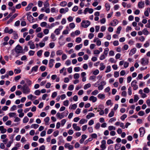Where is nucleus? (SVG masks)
<instances>
[{
	"mask_svg": "<svg viewBox=\"0 0 150 150\" xmlns=\"http://www.w3.org/2000/svg\"><path fill=\"white\" fill-rule=\"evenodd\" d=\"M22 92L25 94H28L30 92V89L26 84L24 85L22 87Z\"/></svg>",
	"mask_w": 150,
	"mask_h": 150,
	"instance_id": "1",
	"label": "nucleus"
},
{
	"mask_svg": "<svg viewBox=\"0 0 150 150\" xmlns=\"http://www.w3.org/2000/svg\"><path fill=\"white\" fill-rule=\"evenodd\" d=\"M22 47L19 45H18L15 48V50L17 54H19L22 52Z\"/></svg>",
	"mask_w": 150,
	"mask_h": 150,
	"instance_id": "2",
	"label": "nucleus"
},
{
	"mask_svg": "<svg viewBox=\"0 0 150 150\" xmlns=\"http://www.w3.org/2000/svg\"><path fill=\"white\" fill-rule=\"evenodd\" d=\"M90 22L88 21H82L81 24L83 27L86 28L90 25Z\"/></svg>",
	"mask_w": 150,
	"mask_h": 150,
	"instance_id": "3",
	"label": "nucleus"
},
{
	"mask_svg": "<svg viewBox=\"0 0 150 150\" xmlns=\"http://www.w3.org/2000/svg\"><path fill=\"white\" fill-rule=\"evenodd\" d=\"M139 131L140 132V136L141 137H143L145 133V129L144 127H141L139 129Z\"/></svg>",
	"mask_w": 150,
	"mask_h": 150,
	"instance_id": "4",
	"label": "nucleus"
},
{
	"mask_svg": "<svg viewBox=\"0 0 150 150\" xmlns=\"http://www.w3.org/2000/svg\"><path fill=\"white\" fill-rule=\"evenodd\" d=\"M141 63L142 65H147L148 64L149 61L148 59H145L144 58H142L141 59Z\"/></svg>",
	"mask_w": 150,
	"mask_h": 150,
	"instance_id": "5",
	"label": "nucleus"
},
{
	"mask_svg": "<svg viewBox=\"0 0 150 150\" xmlns=\"http://www.w3.org/2000/svg\"><path fill=\"white\" fill-rule=\"evenodd\" d=\"M27 19L30 22L32 23L34 22V19L33 17L32 16V15L29 14H27Z\"/></svg>",
	"mask_w": 150,
	"mask_h": 150,
	"instance_id": "6",
	"label": "nucleus"
},
{
	"mask_svg": "<svg viewBox=\"0 0 150 150\" xmlns=\"http://www.w3.org/2000/svg\"><path fill=\"white\" fill-rule=\"evenodd\" d=\"M28 45L30 46V48L32 49H33L35 48V46L32 40L29 41L28 43Z\"/></svg>",
	"mask_w": 150,
	"mask_h": 150,
	"instance_id": "7",
	"label": "nucleus"
},
{
	"mask_svg": "<svg viewBox=\"0 0 150 150\" xmlns=\"http://www.w3.org/2000/svg\"><path fill=\"white\" fill-rule=\"evenodd\" d=\"M93 9L92 8H86L84 11V13L86 14L88 12L89 13H92L93 12Z\"/></svg>",
	"mask_w": 150,
	"mask_h": 150,
	"instance_id": "8",
	"label": "nucleus"
},
{
	"mask_svg": "<svg viewBox=\"0 0 150 150\" xmlns=\"http://www.w3.org/2000/svg\"><path fill=\"white\" fill-rule=\"evenodd\" d=\"M64 146L65 148H68L69 150H71L74 148V147L72 145L68 143H65Z\"/></svg>",
	"mask_w": 150,
	"mask_h": 150,
	"instance_id": "9",
	"label": "nucleus"
},
{
	"mask_svg": "<svg viewBox=\"0 0 150 150\" xmlns=\"http://www.w3.org/2000/svg\"><path fill=\"white\" fill-rule=\"evenodd\" d=\"M101 143V144L100 145V147L103 149V150L105 149L106 148L105 146L106 144V141L105 140H103L102 141Z\"/></svg>",
	"mask_w": 150,
	"mask_h": 150,
	"instance_id": "10",
	"label": "nucleus"
},
{
	"mask_svg": "<svg viewBox=\"0 0 150 150\" xmlns=\"http://www.w3.org/2000/svg\"><path fill=\"white\" fill-rule=\"evenodd\" d=\"M144 1H141L139 2L138 4V6L139 8H141L144 7Z\"/></svg>",
	"mask_w": 150,
	"mask_h": 150,
	"instance_id": "11",
	"label": "nucleus"
},
{
	"mask_svg": "<svg viewBox=\"0 0 150 150\" xmlns=\"http://www.w3.org/2000/svg\"><path fill=\"white\" fill-rule=\"evenodd\" d=\"M72 127L76 131H80L81 130V128L77 126V125L76 124L74 123L72 125Z\"/></svg>",
	"mask_w": 150,
	"mask_h": 150,
	"instance_id": "12",
	"label": "nucleus"
},
{
	"mask_svg": "<svg viewBox=\"0 0 150 150\" xmlns=\"http://www.w3.org/2000/svg\"><path fill=\"white\" fill-rule=\"evenodd\" d=\"M89 100L90 101H92L94 103L97 101V98L96 97H94L93 96H92L89 98Z\"/></svg>",
	"mask_w": 150,
	"mask_h": 150,
	"instance_id": "13",
	"label": "nucleus"
},
{
	"mask_svg": "<svg viewBox=\"0 0 150 150\" xmlns=\"http://www.w3.org/2000/svg\"><path fill=\"white\" fill-rule=\"evenodd\" d=\"M118 21L116 19H114L110 23V25L112 26H115L118 24Z\"/></svg>",
	"mask_w": 150,
	"mask_h": 150,
	"instance_id": "14",
	"label": "nucleus"
},
{
	"mask_svg": "<svg viewBox=\"0 0 150 150\" xmlns=\"http://www.w3.org/2000/svg\"><path fill=\"white\" fill-rule=\"evenodd\" d=\"M87 136L85 134L82 135L81 136V138L80 140V142L81 144L83 143L84 140L86 138Z\"/></svg>",
	"mask_w": 150,
	"mask_h": 150,
	"instance_id": "15",
	"label": "nucleus"
},
{
	"mask_svg": "<svg viewBox=\"0 0 150 150\" xmlns=\"http://www.w3.org/2000/svg\"><path fill=\"white\" fill-rule=\"evenodd\" d=\"M54 60L53 59H50L49 60V66L50 68H52L53 66V63L54 62Z\"/></svg>",
	"mask_w": 150,
	"mask_h": 150,
	"instance_id": "16",
	"label": "nucleus"
},
{
	"mask_svg": "<svg viewBox=\"0 0 150 150\" xmlns=\"http://www.w3.org/2000/svg\"><path fill=\"white\" fill-rule=\"evenodd\" d=\"M33 5V3H30L25 8V10L26 11H28L30 10L32 8V7Z\"/></svg>",
	"mask_w": 150,
	"mask_h": 150,
	"instance_id": "17",
	"label": "nucleus"
},
{
	"mask_svg": "<svg viewBox=\"0 0 150 150\" xmlns=\"http://www.w3.org/2000/svg\"><path fill=\"white\" fill-rule=\"evenodd\" d=\"M137 49L135 48H134L131 50L130 52L129 53V55H132L134 54H135L136 52Z\"/></svg>",
	"mask_w": 150,
	"mask_h": 150,
	"instance_id": "18",
	"label": "nucleus"
},
{
	"mask_svg": "<svg viewBox=\"0 0 150 150\" xmlns=\"http://www.w3.org/2000/svg\"><path fill=\"white\" fill-rule=\"evenodd\" d=\"M28 98L31 100H33L37 98V97L33 96L32 94H30L27 96Z\"/></svg>",
	"mask_w": 150,
	"mask_h": 150,
	"instance_id": "19",
	"label": "nucleus"
},
{
	"mask_svg": "<svg viewBox=\"0 0 150 150\" xmlns=\"http://www.w3.org/2000/svg\"><path fill=\"white\" fill-rule=\"evenodd\" d=\"M56 116L60 119H61L64 117L63 115H62V113L60 114L59 112H57L56 115Z\"/></svg>",
	"mask_w": 150,
	"mask_h": 150,
	"instance_id": "20",
	"label": "nucleus"
},
{
	"mask_svg": "<svg viewBox=\"0 0 150 150\" xmlns=\"http://www.w3.org/2000/svg\"><path fill=\"white\" fill-rule=\"evenodd\" d=\"M13 39H17L18 38V33L14 31L13 33Z\"/></svg>",
	"mask_w": 150,
	"mask_h": 150,
	"instance_id": "21",
	"label": "nucleus"
},
{
	"mask_svg": "<svg viewBox=\"0 0 150 150\" xmlns=\"http://www.w3.org/2000/svg\"><path fill=\"white\" fill-rule=\"evenodd\" d=\"M95 116V114L92 113H89L86 116L87 119H89L92 117H93Z\"/></svg>",
	"mask_w": 150,
	"mask_h": 150,
	"instance_id": "22",
	"label": "nucleus"
},
{
	"mask_svg": "<svg viewBox=\"0 0 150 150\" xmlns=\"http://www.w3.org/2000/svg\"><path fill=\"white\" fill-rule=\"evenodd\" d=\"M98 97L99 99H103L105 98V95L104 94L101 93L99 94L98 95Z\"/></svg>",
	"mask_w": 150,
	"mask_h": 150,
	"instance_id": "23",
	"label": "nucleus"
},
{
	"mask_svg": "<svg viewBox=\"0 0 150 150\" xmlns=\"http://www.w3.org/2000/svg\"><path fill=\"white\" fill-rule=\"evenodd\" d=\"M100 68L99 69L100 71H102L105 68V66L104 64L103 63H101L100 64Z\"/></svg>",
	"mask_w": 150,
	"mask_h": 150,
	"instance_id": "24",
	"label": "nucleus"
},
{
	"mask_svg": "<svg viewBox=\"0 0 150 150\" xmlns=\"http://www.w3.org/2000/svg\"><path fill=\"white\" fill-rule=\"evenodd\" d=\"M149 9V12H150V8H147V10L145 11L144 12V14L145 16L146 17H148L149 15V14L148 11V10Z\"/></svg>",
	"mask_w": 150,
	"mask_h": 150,
	"instance_id": "25",
	"label": "nucleus"
},
{
	"mask_svg": "<svg viewBox=\"0 0 150 150\" xmlns=\"http://www.w3.org/2000/svg\"><path fill=\"white\" fill-rule=\"evenodd\" d=\"M142 32L145 35H147L149 33V32L147 30L146 28L144 29L143 30Z\"/></svg>",
	"mask_w": 150,
	"mask_h": 150,
	"instance_id": "26",
	"label": "nucleus"
},
{
	"mask_svg": "<svg viewBox=\"0 0 150 150\" xmlns=\"http://www.w3.org/2000/svg\"><path fill=\"white\" fill-rule=\"evenodd\" d=\"M82 44H80L79 45H76L75 47V49L76 50H79L82 47Z\"/></svg>",
	"mask_w": 150,
	"mask_h": 150,
	"instance_id": "27",
	"label": "nucleus"
},
{
	"mask_svg": "<svg viewBox=\"0 0 150 150\" xmlns=\"http://www.w3.org/2000/svg\"><path fill=\"white\" fill-rule=\"evenodd\" d=\"M61 29H60L59 28H57L55 30L54 32L57 35H58L60 34V32L61 30Z\"/></svg>",
	"mask_w": 150,
	"mask_h": 150,
	"instance_id": "28",
	"label": "nucleus"
},
{
	"mask_svg": "<svg viewBox=\"0 0 150 150\" xmlns=\"http://www.w3.org/2000/svg\"><path fill=\"white\" fill-rule=\"evenodd\" d=\"M49 4L48 0L46 1L44 4V8H45L49 6Z\"/></svg>",
	"mask_w": 150,
	"mask_h": 150,
	"instance_id": "29",
	"label": "nucleus"
},
{
	"mask_svg": "<svg viewBox=\"0 0 150 150\" xmlns=\"http://www.w3.org/2000/svg\"><path fill=\"white\" fill-rule=\"evenodd\" d=\"M105 7L106 10L107 11H108L110 10V6L109 4L106 3L105 4Z\"/></svg>",
	"mask_w": 150,
	"mask_h": 150,
	"instance_id": "30",
	"label": "nucleus"
},
{
	"mask_svg": "<svg viewBox=\"0 0 150 150\" xmlns=\"http://www.w3.org/2000/svg\"><path fill=\"white\" fill-rule=\"evenodd\" d=\"M121 144H115V150H118L120 148Z\"/></svg>",
	"mask_w": 150,
	"mask_h": 150,
	"instance_id": "31",
	"label": "nucleus"
},
{
	"mask_svg": "<svg viewBox=\"0 0 150 150\" xmlns=\"http://www.w3.org/2000/svg\"><path fill=\"white\" fill-rule=\"evenodd\" d=\"M39 126V125L37 124H33L31 125V128H34V129H36Z\"/></svg>",
	"mask_w": 150,
	"mask_h": 150,
	"instance_id": "32",
	"label": "nucleus"
},
{
	"mask_svg": "<svg viewBox=\"0 0 150 150\" xmlns=\"http://www.w3.org/2000/svg\"><path fill=\"white\" fill-rule=\"evenodd\" d=\"M87 122V120L84 119H81L79 121V123L80 124H83L85 122Z\"/></svg>",
	"mask_w": 150,
	"mask_h": 150,
	"instance_id": "33",
	"label": "nucleus"
},
{
	"mask_svg": "<svg viewBox=\"0 0 150 150\" xmlns=\"http://www.w3.org/2000/svg\"><path fill=\"white\" fill-rule=\"evenodd\" d=\"M91 86V84L90 83H88L87 84L85 85L84 86V89H87L88 88H90Z\"/></svg>",
	"mask_w": 150,
	"mask_h": 150,
	"instance_id": "34",
	"label": "nucleus"
},
{
	"mask_svg": "<svg viewBox=\"0 0 150 150\" xmlns=\"http://www.w3.org/2000/svg\"><path fill=\"white\" fill-rule=\"evenodd\" d=\"M50 118L49 117H47L44 120L45 122V125H48V123L50 120Z\"/></svg>",
	"mask_w": 150,
	"mask_h": 150,
	"instance_id": "35",
	"label": "nucleus"
},
{
	"mask_svg": "<svg viewBox=\"0 0 150 150\" xmlns=\"http://www.w3.org/2000/svg\"><path fill=\"white\" fill-rule=\"evenodd\" d=\"M29 120L28 118L27 117H25L23 119V123H26Z\"/></svg>",
	"mask_w": 150,
	"mask_h": 150,
	"instance_id": "36",
	"label": "nucleus"
},
{
	"mask_svg": "<svg viewBox=\"0 0 150 150\" xmlns=\"http://www.w3.org/2000/svg\"><path fill=\"white\" fill-rule=\"evenodd\" d=\"M63 51L62 50H58L56 52V54L57 55H61L63 54Z\"/></svg>",
	"mask_w": 150,
	"mask_h": 150,
	"instance_id": "37",
	"label": "nucleus"
},
{
	"mask_svg": "<svg viewBox=\"0 0 150 150\" xmlns=\"http://www.w3.org/2000/svg\"><path fill=\"white\" fill-rule=\"evenodd\" d=\"M77 105L76 104H74L73 105H72V106L71 107H69V109H71V110H72V109H73V110H75L77 108Z\"/></svg>",
	"mask_w": 150,
	"mask_h": 150,
	"instance_id": "38",
	"label": "nucleus"
},
{
	"mask_svg": "<svg viewBox=\"0 0 150 150\" xmlns=\"http://www.w3.org/2000/svg\"><path fill=\"white\" fill-rule=\"evenodd\" d=\"M67 4V3L65 1H62L60 3V6L62 7H64L66 6Z\"/></svg>",
	"mask_w": 150,
	"mask_h": 150,
	"instance_id": "39",
	"label": "nucleus"
},
{
	"mask_svg": "<svg viewBox=\"0 0 150 150\" xmlns=\"http://www.w3.org/2000/svg\"><path fill=\"white\" fill-rule=\"evenodd\" d=\"M38 66L37 65H36L34 67H33L31 70V71H36L38 69Z\"/></svg>",
	"mask_w": 150,
	"mask_h": 150,
	"instance_id": "40",
	"label": "nucleus"
},
{
	"mask_svg": "<svg viewBox=\"0 0 150 150\" xmlns=\"http://www.w3.org/2000/svg\"><path fill=\"white\" fill-rule=\"evenodd\" d=\"M69 26L71 29H73L75 27V25L74 23H71L69 24Z\"/></svg>",
	"mask_w": 150,
	"mask_h": 150,
	"instance_id": "41",
	"label": "nucleus"
},
{
	"mask_svg": "<svg viewBox=\"0 0 150 150\" xmlns=\"http://www.w3.org/2000/svg\"><path fill=\"white\" fill-rule=\"evenodd\" d=\"M139 99V97L137 95H135L134 96V101L135 102H136Z\"/></svg>",
	"mask_w": 150,
	"mask_h": 150,
	"instance_id": "42",
	"label": "nucleus"
},
{
	"mask_svg": "<svg viewBox=\"0 0 150 150\" xmlns=\"http://www.w3.org/2000/svg\"><path fill=\"white\" fill-rule=\"evenodd\" d=\"M47 25V23L45 22H43L40 23V25L42 27H44L46 26Z\"/></svg>",
	"mask_w": 150,
	"mask_h": 150,
	"instance_id": "43",
	"label": "nucleus"
},
{
	"mask_svg": "<svg viewBox=\"0 0 150 150\" xmlns=\"http://www.w3.org/2000/svg\"><path fill=\"white\" fill-rule=\"evenodd\" d=\"M99 92L97 90H95L91 93V94L93 95L96 96L97 95Z\"/></svg>",
	"mask_w": 150,
	"mask_h": 150,
	"instance_id": "44",
	"label": "nucleus"
},
{
	"mask_svg": "<svg viewBox=\"0 0 150 150\" xmlns=\"http://www.w3.org/2000/svg\"><path fill=\"white\" fill-rule=\"evenodd\" d=\"M111 71V67L110 66H108L106 68V69L105 71V73H108L110 72Z\"/></svg>",
	"mask_w": 150,
	"mask_h": 150,
	"instance_id": "45",
	"label": "nucleus"
},
{
	"mask_svg": "<svg viewBox=\"0 0 150 150\" xmlns=\"http://www.w3.org/2000/svg\"><path fill=\"white\" fill-rule=\"evenodd\" d=\"M40 91L39 90H36L34 92L35 94L37 96H39L40 94Z\"/></svg>",
	"mask_w": 150,
	"mask_h": 150,
	"instance_id": "46",
	"label": "nucleus"
},
{
	"mask_svg": "<svg viewBox=\"0 0 150 150\" xmlns=\"http://www.w3.org/2000/svg\"><path fill=\"white\" fill-rule=\"evenodd\" d=\"M137 83V81L136 80H134L132 81L131 85L132 87H133L134 86H136V83Z\"/></svg>",
	"mask_w": 150,
	"mask_h": 150,
	"instance_id": "47",
	"label": "nucleus"
},
{
	"mask_svg": "<svg viewBox=\"0 0 150 150\" xmlns=\"http://www.w3.org/2000/svg\"><path fill=\"white\" fill-rule=\"evenodd\" d=\"M78 7L77 6H75L72 9V11L74 12L76 11L78 9Z\"/></svg>",
	"mask_w": 150,
	"mask_h": 150,
	"instance_id": "48",
	"label": "nucleus"
},
{
	"mask_svg": "<svg viewBox=\"0 0 150 150\" xmlns=\"http://www.w3.org/2000/svg\"><path fill=\"white\" fill-rule=\"evenodd\" d=\"M128 93L129 95L132 94V88L131 86H129L128 89Z\"/></svg>",
	"mask_w": 150,
	"mask_h": 150,
	"instance_id": "49",
	"label": "nucleus"
},
{
	"mask_svg": "<svg viewBox=\"0 0 150 150\" xmlns=\"http://www.w3.org/2000/svg\"><path fill=\"white\" fill-rule=\"evenodd\" d=\"M144 114V112L143 111H140L138 113V115L140 116H143Z\"/></svg>",
	"mask_w": 150,
	"mask_h": 150,
	"instance_id": "50",
	"label": "nucleus"
},
{
	"mask_svg": "<svg viewBox=\"0 0 150 150\" xmlns=\"http://www.w3.org/2000/svg\"><path fill=\"white\" fill-rule=\"evenodd\" d=\"M42 50L38 51L37 52V55L38 56L40 57L42 54Z\"/></svg>",
	"mask_w": 150,
	"mask_h": 150,
	"instance_id": "51",
	"label": "nucleus"
},
{
	"mask_svg": "<svg viewBox=\"0 0 150 150\" xmlns=\"http://www.w3.org/2000/svg\"><path fill=\"white\" fill-rule=\"evenodd\" d=\"M150 91L149 88L147 87H146V88H145L144 89V93H148Z\"/></svg>",
	"mask_w": 150,
	"mask_h": 150,
	"instance_id": "52",
	"label": "nucleus"
},
{
	"mask_svg": "<svg viewBox=\"0 0 150 150\" xmlns=\"http://www.w3.org/2000/svg\"><path fill=\"white\" fill-rule=\"evenodd\" d=\"M67 57V55L65 54H63L62 56V59L64 60L66 59Z\"/></svg>",
	"mask_w": 150,
	"mask_h": 150,
	"instance_id": "53",
	"label": "nucleus"
},
{
	"mask_svg": "<svg viewBox=\"0 0 150 150\" xmlns=\"http://www.w3.org/2000/svg\"><path fill=\"white\" fill-rule=\"evenodd\" d=\"M108 129L109 130L111 131L112 130H115V128L113 126H110L108 127Z\"/></svg>",
	"mask_w": 150,
	"mask_h": 150,
	"instance_id": "54",
	"label": "nucleus"
},
{
	"mask_svg": "<svg viewBox=\"0 0 150 150\" xmlns=\"http://www.w3.org/2000/svg\"><path fill=\"white\" fill-rule=\"evenodd\" d=\"M100 126V123H97L96 124V126L95 127V128L96 129H98L99 128Z\"/></svg>",
	"mask_w": 150,
	"mask_h": 150,
	"instance_id": "55",
	"label": "nucleus"
},
{
	"mask_svg": "<svg viewBox=\"0 0 150 150\" xmlns=\"http://www.w3.org/2000/svg\"><path fill=\"white\" fill-rule=\"evenodd\" d=\"M122 28L121 26H119L117 28V30L116 31V33L117 34H120V31L121 30Z\"/></svg>",
	"mask_w": 150,
	"mask_h": 150,
	"instance_id": "56",
	"label": "nucleus"
},
{
	"mask_svg": "<svg viewBox=\"0 0 150 150\" xmlns=\"http://www.w3.org/2000/svg\"><path fill=\"white\" fill-rule=\"evenodd\" d=\"M109 50V49L108 48H106L105 49L104 53L105 55H107Z\"/></svg>",
	"mask_w": 150,
	"mask_h": 150,
	"instance_id": "57",
	"label": "nucleus"
},
{
	"mask_svg": "<svg viewBox=\"0 0 150 150\" xmlns=\"http://www.w3.org/2000/svg\"><path fill=\"white\" fill-rule=\"evenodd\" d=\"M74 88L73 85L71 84L68 87V90L69 91H72Z\"/></svg>",
	"mask_w": 150,
	"mask_h": 150,
	"instance_id": "58",
	"label": "nucleus"
},
{
	"mask_svg": "<svg viewBox=\"0 0 150 150\" xmlns=\"http://www.w3.org/2000/svg\"><path fill=\"white\" fill-rule=\"evenodd\" d=\"M65 64L67 66H68L70 65L71 64V62L70 60H67L65 62Z\"/></svg>",
	"mask_w": 150,
	"mask_h": 150,
	"instance_id": "59",
	"label": "nucleus"
},
{
	"mask_svg": "<svg viewBox=\"0 0 150 150\" xmlns=\"http://www.w3.org/2000/svg\"><path fill=\"white\" fill-rule=\"evenodd\" d=\"M81 38L80 37L77 38L76 40V42L77 43H80L81 41Z\"/></svg>",
	"mask_w": 150,
	"mask_h": 150,
	"instance_id": "60",
	"label": "nucleus"
},
{
	"mask_svg": "<svg viewBox=\"0 0 150 150\" xmlns=\"http://www.w3.org/2000/svg\"><path fill=\"white\" fill-rule=\"evenodd\" d=\"M40 69L42 71H44L45 70L46 67L44 66H42L40 67Z\"/></svg>",
	"mask_w": 150,
	"mask_h": 150,
	"instance_id": "61",
	"label": "nucleus"
},
{
	"mask_svg": "<svg viewBox=\"0 0 150 150\" xmlns=\"http://www.w3.org/2000/svg\"><path fill=\"white\" fill-rule=\"evenodd\" d=\"M63 105L65 106H68L69 105V101L67 100L64 101L63 102Z\"/></svg>",
	"mask_w": 150,
	"mask_h": 150,
	"instance_id": "62",
	"label": "nucleus"
},
{
	"mask_svg": "<svg viewBox=\"0 0 150 150\" xmlns=\"http://www.w3.org/2000/svg\"><path fill=\"white\" fill-rule=\"evenodd\" d=\"M21 70L20 69H15L14 70V72L16 74L19 73L21 72Z\"/></svg>",
	"mask_w": 150,
	"mask_h": 150,
	"instance_id": "63",
	"label": "nucleus"
},
{
	"mask_svg": "<svg viewBox=\"0 0 150 150\" xmlns=\"http://www.w3.org/2000/svg\"><path fill=\"white\" fill-rule=\"evenodd\" d=\"M79 77V74L76 73L74 75V78L75 79H78Z\"/></svg>",
	"mask_w": 150,
	"mask_h": 150,
	"instance_id": "64",
	"label": "nucleus"
}]
</instances>
